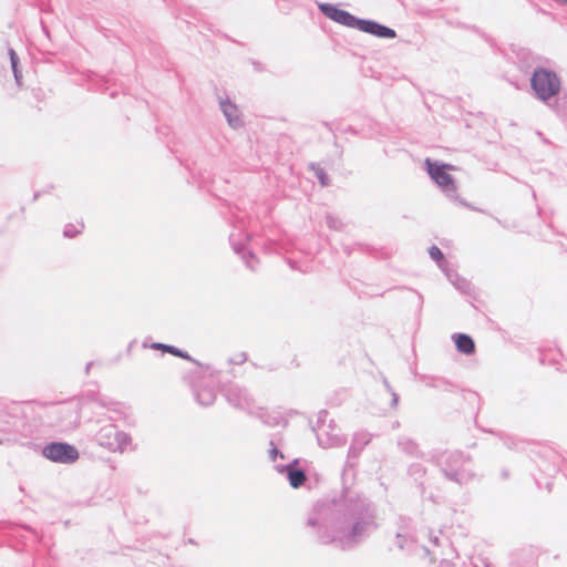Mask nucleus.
<instances>
[{"label": "nucleus", "instance_id": "obj_1", "mask_svg": "<svg viewBox=\"0 0 567 567\" xmlns=\"http://www.w3.org/2000/svg\"><path fill=\"white\" fill-rule=\"evenodd\" d=\"M361 451L362 447L354 444L349 447L340 494L318 499L308 512L305 523L317 543L332 545L342 551L359 548L380 528L377 504L346 485L347 470L355 466L353 460Z\"/></svg>", "mask_w": 567, "mask_h": 567}, {"label": "nucleus", "instance_id": "obj_2", "mask_svg": "<svg viewBox=\"0 0 567 567\" xmlns=\"http://www.w3.org/2000/svg\"><path fill=\"white\" fill-rule=\"evenodd\" d=\"M29 406L11 402L0 406V445H21L32 450L40 446L32 441L35 425L29 420Z\"/></svg>", "mask_w": 567, "mask_h": 567}, {"label": "nucleus", "instance_id": "obj_3", "mask_svg": "<svg viewBox=\"0 0 567 567\" xmlns=\"http://www.w3.org/2000/svg\"><path fill=\"white\" fill-rule=\"evenodd\" d=\"M561 85L558 73L543 65H536L529 76L532 95L558 115L561 113L558 104Z\"/></svg>", "mask_w": 567, "mask_h": 567}, {"label": "nucleus", "instance_id": "obj_4", "mask_svg": "<svg viewBox=\"0 0 567 567\" xmlns=\"http://www.w3.org/2000/svg\"><path fill=\"white\" fill-rule=\"evenodd\" d=\"M433 461L440 467L443 476L463 487L476 478L472 465V457L462 451H452L433 456Z\"/></svg>", "mask_w": 567, "mask_h": 567}, {"label": "nucleus", "instance_id": "obj_5", "mask_svg": "<svg viewBox=\"0 0 567 567\" xmlns=\"http://www.w3.org/2000/svg\"><path fill=\"white\" fill-rule=\"evenodd\" d=\"M424 168L433 183L447 198L455 202L458 200L456 183L454 177L450 174V171L453 168L452 165L426 157Z\"/></svg>", "mask_w": 567, "mask_h": 567}, {"label": "nucleus", "instance_id": "obj_6", "mask_svg": "<svg viewBox=\"0 0 567 567\" xmlns=\"http://www.w3.org/2000/svg\"><path fill=\"white\" fill-rule=\"evenodd\" d=\"M328 414L327 410H320L316 424L311 426L316 433L318 444L324 449L342 446L346 444L347 439L341 434L334 420L328 421Z\"/></svg>", "mask_w": 567, "mask_h": 567}, {"label": "nucleus", "instance_id": "obj_7", "mask_svg": "<svg viewBox=\"0 0 567 567\" xmlns=\"http://www.w3.org/2000/svg\"><path fill=\"white\" fill-rule=\"evenodd\" d=\"M95 441L99 445L107 449L111 452H124L127 445L131 444L132 437L130 434L121 431L115 424L103 425L95 435Z\"/></svg>", "mask_w": 567, "mask_h": 567}, {"label": "nucleus", "instance_id": "obj_8", "mask_svg": "<svg viewBox=\"0 0 567 567\" xmlns=\"http://www.w3.org/2000/svg\"><path fill=\"white\" fill-rule=\"evenodd\" d=\"M535 463L538 471L546 476V482L544 484L545 488L550 491L553 484L551 478L559 472L560 466L564 463L563 456L550 447H542L537 452Z\"/></svg>", "mask_w": 567, "mask_h": 567}, {"label": "nucleus", "instance_id": "obj_9", "mask_svg": "<svg viewBox=\"0 0 567 567\" xmlns=\"http://www.w3.org/2000/svg\"><path fill=\"white\" fill-rule=\"evenodd\" d=\"M42 455L51 462L60 464H72L79 460L78 449L62 441H53L41 449Z\"/></svg>", "mask_w": 567, "mask_h": 567}, {"label": "nucleus", "instance_id": "obj_10", "mask_svg": "<svg viewBox=\"0 0 567 567\" xmlns=\"http://www.w3.org/2000/svg\"><path fill=\"white\" fill-rule=\"evenodd\" d=\"M319 11L328 19L341 25L359 30L362 18H359L351 12L339 8L337 4L323 2L318 3Z\"/></svg>", "mask_w": 567, "mask_h": 567}, {"label": "nucleus", "instance_id": "obj_11", "mask_svg": "<svg viewBox=\"0 0 567 567\" xmlns=\"http://www.w3.org/2000/svg\"><path fill=\"white\" fill-rule=\"evenodd\" d=\"M55 423L63 431L76 429L81 423L80 403H66L54 410Z\"/></svg>", "mask_w": 567, "mask_h": 567}, {"label": "nucleus", "instance_id": "obj_12", "mask_svg": "<svg viewBox=\"0 0 567 567\" xmlns=\"http://www.w3.org/2000/svg\"><path fill=\"white\" fill-rule=\"evenodd\" d=\"M225 398L234 408L243 410L248 414L254 413V399L245 388L237 384H230L225 390Z\"/></svg>", "mask_w": 567, "mask_h": 567}, {"label": "nucleus", "instance_id": "obj_13", "mask_svg": "<svg viewBox=\"0 0 567 567\" xmlns=\"http://www.w3.org/2000/svg\"><path fill=\"white\" fill-rule=\"evenodd\" d=\"M298 463H299V460L295 458L286 465H277L276 466V470L279 473L286 474L287 480L292 488L301 487L307 480L306 472L302 468L298 467Z\"/></svg>", "mask_w": 567, "mask_h": 567}, {"label": "nucleus", "instance_id": "obj_14", "mask_svg": "<svg viewBox=\"0 0 567 567\" xmlns=\"http://www.w3.org/2000/svg\"><path fill=\"white\" fill-rule=\"evenodd\" d=\"M359 31L371 34L379 39H394L396 31L385 24H382L372 19H363L361 21Z\"/></svg>", "mask_w": 567, "mask_h": 567}, {"label": "nucleus", "instance_id": "obj_15", "mask_svg": "<svg viewBox=\"0 0 567 567\" xmlns=\"http://www.w3.org/2000/svg\"><path fill=\"white\" fill-rule=\"evenodd\" d=\"M219 107L228 125L231 128L237 130L244 126L245 123L241 117L240 111L238 106L229 97L221 99L219 101Z\"/></svg>", "mask_w": 567, "mask_h": 567}, {"label": "nucleus", "instance_id": "obj_16", "mask_svg": "<svg viewBox=\"0 0 567 567\" xmlns=\"http://www.w3.org/2000/svg\"><path fill=\"white\" fill-rule=\"evenodd\" d=\"M230 245L234 251L240 256V258L246 264V267L250 270L255 271L257 269L256 265L258 264V259L255 252L246 247L244 243L236 241L234 235L229 236Z\"/></svg>", "mask_w": 567, "mask_h": 567}, {"label": "nucleus", "instance_id": "obj_17", "mask_svg": "<svg viewBox=\"0 0 567 567\" xmlns=\"http://www.w3.org/2000/svg\"><path fill=\"white\" fill-rule=\"evenodd\" d=\"M542 58L528 49H520L517 52L518 69L524 73H532L536 65H542Z\"/></svg>", "mask_w": 567, "mask_h": 567}, {"label": "nucleus", "instance_id": "obj_18", "mask_svg": "<svg viewBox=\"0 0 567 567\" xmlns=\"http://www.w3.org/2000/svg\"><path fill=\"white\" fill-rule=\"evenodd\" d=\"M252 416L260 420L265 425L269 427H276L282 425L286 427L288 425V420L284 419L279 413H271L265 408H257L254 410Z\"/></svg>", "mask_w": 567, "mask_h": 567}, {"label": "nucleus", "instance_id": "obj_19", "mask_svg": "<svg viewBox=\"0 0 567 567\" xmlns=\"http://www.w3.org/2000/svg\"><path fill=\"white\" fill-rule=\"evenodd\" d=\"M419 380L429 388L444 392H453L456 389V385L453 382L443 377L421 374L419 375Z\"/></svg>", "mask_w": 567, "mask_h": 567}, {"label": "nucleus", "instance_id": "obj_20", "mask_svg": "<svg viewBox=\"0 0 567 567\" xmlns=\"http://www.w3.org/2000/svg\"><path fill=\"white\" fill-rule=\"evenodd\" d=\"M488 433H493L497 435V437L503 442L504 446H506L508 450L520 452L524 451L527 442L520 437H517L515 435H512L509 433L497 431L494 432L493 430H486Z\"/></svg>", "mask_w": 567, "mask_h": 567}, {"label": "nucleus", "instance_id": "obj_21", "mask_svg": "<svg viewBox=\"0 0 567 567\" xmlns=\"http://www.w3.org/2000/svg\"><path fill=\"white\" fill-rule=\"evenodd\" d=\"M452 339L460 353L471 355L475 352V342L470 334L457 332L452 336Z\"/></svg>", "mask_w": 567, "mask_h": 567}, {"label": "nucleus", "instance_id": "obj_22", "mask_svg": "<svg viewBox=\"0 0 567 567\" xmlns=\"http://www.w3.org/2000/svg\"><path fill=\"white\" fill-rule=\"evenodd\" d=\"M408 475L415 482L420 494H425L426 467L421 463H412L408 467Z\"/></svg>", "mask_w": 567, "mask_h": 567}, {"label": "nucleus", "instance_id": "obj_23", "mask_svg": "<svg viewBox=\"0 0 567 567\" xmlns=\"http://www.w3.org/2000/svg\"><path fill=\"white\" fill-rule=\"evenodd\" d=\"M398 447L402 453L411 457L422 458L424 456L419 444L411 437L400 436L398 439Z\"/></svg>", "mask_w": 567, "mask_h": 567}, {"label": "nucleus", "instance_id": "obj_24", "mask_svg": "<svg viewBox=\"0 0 567 567\" xmlns=\"http://www.w3.org/2000/svg\"><path fill=\"white\" fill-rule=\"evenodd\" d=\"M194 396L196 402L202 406H209L216 400V393L210 388L195 389Z\"/></svg>", "mask_w": 567, "mask_h": 567}, {"label": "nucleus", "instance_id": "obj_25", "mask_svg": "<svg viewBox=\"0 0 567 567\" xmlns=\"http://www.w3.org/2000/svg\"><path fill=\"white\" fill-rule=\"evenodd\" d=\"M11 70L14 76L16 84L21 87L22 86V71L20 69V59L18 53L14 51V49L9 48L8 50Z\"/></svg>", "mask_w": 567, "mask_h": 567}, {"label": "nucleus", "instance_id": "obj_26", "mask_svg": "<svg viewBox=\"0 0 567 567\" xmlns=\"http://www.w3.org/2000/svg\"><path fill=\"white\" fill-rule=\"evenodd\" d=\"M109 79L100 76L95 73H90L87 76L89 89L95 91H103L107 89Z\"/></svg>", "mask_w": 567, "mask_h": 567}, {"label": "nucleus", "instance_id": "obj_27", "mask_svg": "<svg viewBox=\"0 0 567 567\" xmlns=\"http://www.w3.org/2000/svg\"><path fill=\"white\" fill-rule=\"evenodd\" d=\"M429 255L437 264L441 270L449 265V261L445 259L444 254L437 246L432 245L429 248Z\"/></svg>", "mask_w": 567, "mask_h": 567}, {"label": "nucleus", "instance_id": "obj_28", "mask_svg": "<svg viewBox=\"0 0 567 567\" xmlns=\"http://www.w3.org/2000/svg\"><path fill=\"white\" fill-rule=\"evenodd\" d=\"M84 229V224L78 223V224H66L63 229V236L65 238H75L78 235H80Z\"/></svg>", "mask_w": 567, "mask_h": 567}, {"label": "nucleus", "instance_id": "obj_29", "mask_svg": "<svg viewBox=\"0 0 567 567\" xmlns=\"http://www.w3.org/2000/svg\"><path fill=\"white\" fill-rule=\"evenodd\" d=\"M310 168L313 171V173H315L316 177L318 178V182L321 186L327 187L330 185L329 175L322 167L312 163L310 165Z\"/></svg>", "mask_w": 567, "mask_h": 567}, {"label": "nucleus", "instance_id": "obj_30", "mask_svg": "<svg viewBox=\"0 0 567 567\" xmlns=\"http://www.w3.org/2000/svg\"><path fill=\"white\" fill-rule=\"evenodd\" d=\"M167 353L173 354L175 357L182 358L184 360L190 361L196 365L203 367L196 359H194L188 352L169 344V348H167Z\"/></svg>", "mask_w": 567, "mask_h": 567}, {"label": "nucleus", "instance_id": "obj_31", "mask_svg": "<svg viewBox=\"0 0 567 567\" xmlns=\"http://www.w3.org/2000/svg\"><path fill=\"white\" fill-rule=\"evenodd\" d=\"M85 401H91V402H97L99 404H101L102 406H106V401L104 399L101 398L100 393L97 391H87L79 401L80 405L82 406V404L85 402Z\"/></svg>", "mask_w": 567, "mask_h": 567}, {"label": "nucleus", "instance_id": "obj_32", "mask_svg": "<svg viewBox=\"0 0 567 567\" xmlns=\"http://www.w3.org/2000/svg\"><path fill=\"white\" fill-rule=\"evenodd\" d=\"M326 225L333 230H341L344 226L342 220L332 214L326 216Z\"/></svg>", "mask_w": 567, "mask_h": 567}, {"label": "nucleus", "instance_id": "obj_33", "mask_svg": "<svg viewBox=\"0 0 567 567\" xmlns=\"http://www.w3.org/2000/svg\"><path fill=\"white\" fill-rule=\"evenodd\" d=\"M454 287L460 292L465 293V295H471L472 290H473V286L471 284V281H468L467 279H465L463 277L454 285Z\"/></svg>", "mask_w": 567, "mask_h": 567}, {"label": "nucleus", "instance_id": "obj_34", "mask_svg": "<svg viewBox=\"0 0 567 567\" xmlns=\"http://www.w3.org/2000/svg\"><path fill=\"white\" fill-rule=\"evenodd\" d=\"M442 271L453 286L462 278L455 269L451 268L450 264Z\"/></svg>", "mask_w": 567, "mask_h": 567}, {"label": "nucleus", "instance_id": "obj_35", "mask_svg": "<svg viewBox=\"0 0 567 567\" xmlns=\"http://www.w3.org/2000/svg\"><path fill=\"white\" fill-rule=\"evenodd\" d=\"M269 445H270V449H269L270 461L275 462L277 460V457L285 458L284 453L278 449V446L274 440H270Z\"/></svg>", "mask_w": 567, "mask_h": 567}, {"label": "nucleus", "instance_id": "obj_36", "mask_svg": "<svg viewBox=\"0 0 567 567\" xmlns=\"http://www.w3.org/2000/svg\"><path fill=\"white\" fill-rule=\"evenodd\" d=\"M463 398L470 403H476L480 406L481 396L475 391L462 390Z\"/></svg>", "mask_w": 567, "mask_h": 567}, {"label": "nucleus", "instance_id": "obj_37", "mask_svg": "<svg viewBox=\"0 0 567 567\" xmlns=\"http://www.w3.org/2000/svg\"><path fill=\"white\" fill-rule=\"evenodd\" d=\"M473 567H492V563L486 557L477 556L473 558Z\"/></svg>", "mask_w": 567, "mask_h": 567}, {"label": "nucleus", "instance_id": "obj_38", "mask_svg": "<svg viewBox=\"0 0 567 567\" xmlns=\"http://www.w3.org/2000/svg\"><path fill=\"white\" fill-rule=\"evenodd\" d=\"M150 348L154 349V350H161L162 352L167 353V348H169V344L162 343V342H153L150 346Z\"/></svg>", "mask_w": 567, "mask_h": 567}, {"label": "nucleus", "instance_id": "obj_39", "mask_svg": "<svg viewBox=\"0 0 567 567\" xmlns=\"http://www.w3.org/2000/svg\"><path fill=\"white\" fill-rule=\"evenodd\" d=\"M249 61H250L255 72L260 73V72L265 71V65L261 62L254 60V59H250Z\"/></svg>", "mask_w": 567, "mask_h": 567}, {"label": "nucleus", "instance_id": "obj_40", "mask_svg": "<svg viewBox=\"0 0 567 567\" xmlns=\"http://www.w3.org/2000/svg\"><path fill=\"white\" fill-rule=\"evenodd\" d=\"M395 538H396V545H398V547H400L401 549H403V548H404V546H405L404 542L406 540V537H405L403 534L398 533V534L395 535Z\"/></svg>", "mask_w": 567, "mask_h": 567}, {"label": "nucleus", "instance_id": "obj_41", "mask_svg": "<svg viewBox=\"0 0 567 567\" xmlns=\"http://www.w3.org/2000/svg\"><path fill=\"white\" fill-rule=\"evenodd\" d=\"M391 394V408H396L399 404V394L393 390L392 392H389Z\"/></svg>", "mask_w": 567, "mask_h": 567}, {"label": "nucleus", "instance_id": "obj_42", "mask_svg": "<svg viewBox=\"0 0 567 567\" xmlns=\"http://www.w3.org/2000/svg\"><path fill=\"white\" fill-rule=\"evenodd\" d=\"M343 133H350L352 135H357L358 134V131L353 127V126H347L346 128L342 130Z\"/></svg>", "mask_w": 567, "mask_h": 567}, {"label": "nucleus", "instance_id": "obj_43", "mask_svg": "<svg viewBox=\"0 0 567 567\" xmlns=\"http://www.w3.org/2000/svg\"><path fill=\"white\" fill-rule=\"evenodd\" d=\"M382 382L388 392H392L394 390L385 377H383Z\"/></svg>", "mask_w": 567, "mask_h": 567}, {"label": "nucleus", "instance_id": "obj_44", "mask_svg": "<svg viewBox=\"0 0 567 567\" xmlns=\"http://www.w3.org/2000/svg\"><path fill=\"white\" fill-rule=\"evenodd\" d=\"M221 37H223V38H225V39H227V40H229V41H231V42H234V43H237V44H240V45L243 44V43H240L239 41H237V40H235V39L230 38V37H229L228 34H226V33H223V34H221Z\"/></svg>", "mask_w": 567, "mask_h": 567}, {"label": "nucleus", "instance_id": "obj_45", "mask_svg": "<svg viewBox=\"0 0 567 567\" xmlns=\"http://www.w3.org/2000/svg\"><path fill=\"white\" fill-rule=\"evenodd\" d=\"M41 27H42V31H43V33H44L47 37H49V34H50V33H49V29H48V27H47L43 22H41Z\"/></svg>", "mask_w": 567, "mask_h": 567}, {"label": "nucleus", "instance_id": "obj_46", "mask_svg": "<svg viewBox=\"0 0 567 567\" xmlns=\"http://www.w3.org/2000/svg\"><path fill=\"white\" fill-rule=\"evenodd\" d=\"M92 365H93V362H92V361H90V362H87V363H86V365H85V373H86V374H89V373H90V370H91V367H92Z\"/></svg>", "mask_w": 567, "mask_h": 567}, {"label": "nucleus", "instance_id": "obj_47", "mask_svg": "<svg viewBox=\"0 0 567 567\" xmlns=\"http://www.w3.org/2000/svg\"><path fill=\"white\" fill-rule=\"evenodd\" d=\"M502 477L505 480L509 476V473L507 470H503L502 473H501Z\"/></svg>", "mask_w": 567, "mask_h": 567}, {"label": "nucleus", "instance_id": "obj_48", "mask_svg": "<svg viewBox=\"0 0 567 567\" xmlns=\"http://www.w3.org/2000/svg\"><path fill=\"white\" fill-rule=\"evenodd\" d=\"M241 360L238 361V363H243L247 360V355L245 352L240 353Z\"/></svg>", "mask_w": 567, "mask_h": 567}, {"label": "nucleus", "instance_id": "obj_49", "mask_svg": "<svg viewBox=\"0 0 567 567\" xmlns=\"http://www.w3.org/2000/svg\"><path fill=\"white\" fill-rule=\"evenodd\" d=\"M554 1L557 2L558 4L567 6V0H554Z\"/></svg>", "mask_w": 567, "mask_h": 567}, {"label": "nucleus", "instance_id": "obj_50", "mask_svg": "<svg viewBox=\"0 0 567 567\" xmlns=\"http://www.w3.org/2000/svg\"><path fill=\"white\" fill-rule=\"evenodd\" d=\"M23 527H24L27 530H29V532L33 533L34 535H37L35 530H34V529H32L31 527H29V526H23Z\"/></svg>", "mask_w": 567, "mask_h": 567}, {"label": "nucleus", "instance_id": "obj_51", "mask_svg": "<svg viewBox=\"0 0 567 567\" xmlns=\"http://www.w3.org/2000/svg\"><path fill=\"white\" fill-rule=\"evenodd\" d=\"M417 300H419V303H420V306H421V305H422V302H423V297H422L420 293H417Z\"/></svg>", "mask_w": 567, "mask_h": 567}, {"label": "nucleus", "instance_id": "obj_52", "mask_svg": "<svg viewBox=\"0 0 567 567\" xmlns=\"http://www.w3.org/2000/svg\"><path fill=\"white\" fill-rule=\"evenodd\" d=\"M535 483L539 488H542V483L537 477H535Z\"/></svg>", "mask_w": 567, "mask_h": 567}, {"label": "nucleus", "instance_id": "obj_53", "mask_svg": "<svg viewBox=\"0 0 567 567\" xmlns=\"http://www.w3.org/2000/svg\"><path fill=\"white\" fill-rule=\"evenodd\" d=\"M206 371H209L213 374L212 367L209 364L205 365Z\"/></svg>", "mask_w": 567, "mask_h": 567}, {"label": "nucleus", "instance_id": "obj_54", "mask_svg": "<svg viewBox=\"0 0 567 567\" xmlns=\"http://www.w3.org/2000/svg\"><path fill=\"white\" fill-rule=\"evenodd\" d=\"M186 543H188V544H196V543H195V540H194L193 538H188V539L186 540Z\"/></svg>", "mask_w": 567, "mask_h": 567}, {"label": "nucleus", "instance_id": "obj_55", "mask_svg": "<svg viewBox=\"0 0 567 567\" xmlns=\"http://www.w3.org/2000/svg\"><path fill=\"white\" fill-rule=\"evenodd\" d=\"M39 198V193H34L33 200H37Z\"/></svg>", "mask_w": 567, "mask_h": 567}, {"label": "nucleus", "instance_id": "obj_56", "mask_svg": "<svg viewBox=\"0 0 567 567\" xmlns=\"http://www.w3.org/2000/svg\"><path fill=\"white\" fill-rule=\"evenodd\" d=\"M433 543H434V544H439V537H436V536H435V537L433 538Z\"/></svg>", "mask_w": 567, "mask_h": 567}, {"label": "nucleus", "instance_id": "obj_57", "mask_svg": "<svg viewBox=\"0 0 567 567\" xmlns=\"http://www.w3.org/2000/svg\"><path fill=\"white\" fill-rule=\"evenodd\" d=\"M110 96H111V97H114V96H115V92H111V93H110Z\"/></svg>", "mask_w": 567, "mask_h": 567}, {"label": "nucleus", "instance_id": "obj_58", "mask_svg": "<svg viewBox=\"0 0 567 567\" xmlns=\"http://www.w3.org/2000/svg\"><path fill=\"white\" fill-rule=\"evenodd\" d=\"M132 346H133V343H132V342H131V343H128V351L131 350Z\"/></svg>", "mask_w": 567, "mask_h": 567}]
</instances>
